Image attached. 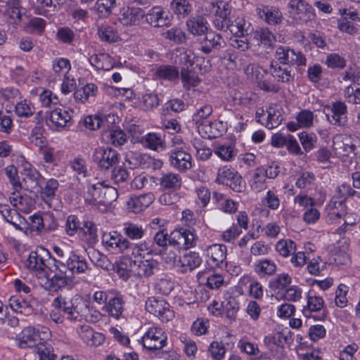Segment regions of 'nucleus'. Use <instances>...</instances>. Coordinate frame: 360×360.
<instances>
[{
	"mask_svg": "<svg viewBox=\"0 0 360 360\" xmlns=\"http://www.w3.org/2000/svg\"><path fill=\"white\" fill-rule=\"evenodd\" d=\"M116 0H96L94 5V10L96 11L99 18H108L116 7Z\"/></svg>",
	"mask_w": 360,
	"mask_h": 360,
	"instance_id": "32",
	"label": "nucleus"
},
{
	"mask_svg": "<svg viewBox=\"0 0 360 360\" xmlns=\"http://www.w3.org/2000/svg\"><path fill=\"white\" fill-rule=\"evenodd\" d=\"M256 13L269 25H278L281 22L283 19L281 12L274 6L261 5L256 8Z\"/></svg>",
	"mask_w": 360,
	"mask_h": 360,
	"instance_id": "15",
	"label": "nucleus"
},
{
	"mask_svg": "<svg viewBox=\"0 0 360 360\" xmlns=\"http://www.w3.org/2000/svg\"><path fill=\"white\" fill-rule=\"evenodd\" d=\"M159 181L161 188L164 190L176 191L182 186L181 175L173 172L162 174Z\"/></svg>",
	"mask_w": 360,
	"mask_h": 360,
	"instance_id": "22",
	"label": "nucleus"
},
{
	"mask_svg": "<svg viewBox=\"0 0 360 360\" xmlns=\"http://www.w3.org/2000/svg\"><path fill=\"white\" fill-rule=\"evenodd\" d=\"M133 139L136 142H139L146 148L159 151L163 150L165 143L162 136L156 133L150 132L142 136H136L133 135Z\"/></svg>",
	"mask_w": 360,
	"mask_h": 360,
	"instance_id": "14",
	"label": "nucleus"
},
{
	"mask_svg": "<svg viewBox=\"0 0 360 360\" xmlns=\"http://www.w3.org/2000/svg\"><path fill=\"white\" fill-rule=\"evenodd\" d=\"M145 307L147 311L165 322L169 321L174 316L169 304L164 300H159L155 297H149L146 302Z\"/></svg>",
	"mask_w": 360,
	"mask_h": 360,
	"instance_id": "9",
	"label": "nucleus"
},
{
	"mask_svg": "<svg viewBox=\"0 0 360 360\" xmlns=\"http://www.w3.org/2000/svg\"><path fill=\"white\" fill-rule=\"evenodd\" d=\"M226 316L233 321L236 319V314L239 309V304L233 297H229L224 304Z\"/></svg>",
	"mask_w": 360,
	"mask_h": 360,
	"instance_id": "58",
	"label": "nucleus"
},
{
	"mask_svg": "<svg viewBox=\"0 0 360 360\" xmlns=\"http://www.w3.org/2000/svg\"><path fill=\"white\" fill-rule=\"evenodd\" d=\"M212 106L209 104H205L198 109L193 115V122L198 125L199 131H200V126H203L205 123L208 122L207 119L212 113Z\"/></svg>",
	"mask_w": 360,
	"mask_h": 360,
	"instance_id": "36",
	"label": "nucleus"
},
{
	"mask_svg": "<svg viewBox=\"0 0 360 360\" xmlns=\"http://www.w3.org/2000/svg\"><path fill=\"white\" fill-rule=\"evenodd\" d=\"M288 7L294 19L300 23L312 21L316 17L314 8L304 0H290Z\"/></svg>",
	"mask_w": 360,
	"mask_h": 360,
	"instance_id": "7",
	"label": "nucleus"
},
{
	"mask_svg": "<svg viewBox=\"0 0 360 360\" xmlns=\"http://www.w3.org/2000/svg\"><path fill=\"white\" fill-rule=\"evenodd\" d=\"M145 16L144 11L138 7L127 8L122 14L121 22L124 25H131L139 23Z\"/></svg>",
	"mask_w": 360,
	"mask_h": 360,
	"instance_id": "27",
	"label": "nucleus"
},
{
	"mask_svg": "<svg viewBox=\"0 0 360 360\" xmlns=\"http://www.w3.org/2000/svg\"><path fill=\"white\" fill-rule=\"evenodd\" d=\"M172 167L179 172H186L192 167V156L182 146H175L167 153Z\"/></svg>",
	"mask_w": 360,
	"mask_h": 360,
	"instance_id": "8",
	"label": "nucleus"
},
{
	"mask_svg": "<svg viewBox=\"0 0 360 360\" xmlns=\"http://www.w3.org/2000/svg\"><path fill=\"white\" fill-rule=\"evenodd\" d=\"M9 306L13 311L21 314H29L32 311L30 302L18 295H13L9 299Z\"/></svg>",
	"mask_w": 360,
	"mask_h": 360,
	"instance_id": "35",
	"label": "nucleus"
},
{
	"mask_svg": "<svg viewBox=\"0 0 360 360\" xmlns=\"http://www.w3.org/2000/svg\"><path fill=\"white\" fill-rule=\"evenodd\" d=\"M72 328L75 329L77 334L79 335L81 339L88 345L90 337L94 332V330L88 325L82 322H73Z\"/></svg>",
	"mask_w": 360,
	"mask_h": 360,
	"instance_id": "48",
	"label": "nucleus"
},
{
	"mask_svg": "<svg viewBox=\"0 0 360 360\" xmlns=\"http://www.w3.org/2000/svg\"><path fill=\"white\" fill-rule=\"evenodd\" d=\"M106 311L110 316L119 319L122 317L124 310V300L123 297L117 293L113 297L110 298L107 302Z\"/></svg>",
	"mask_w": 360,
	"mask_h": 360,
	"instance_id": "24",
	"label": "nucleus"
},
{
	"mask_svg": "<svg viewBox=\"0 0 360 360\" xmlns=\"http://www.w3.org/2000/svg\"><path fill=\"white\" fill-rule=\"evenodd\" d=\"M314 115L310 110H302L297 115V121L300 127H310L313 124Z\"/></svg>",
	"mask_w": 360,
	"mask_h": 360,
	"instance_id": "64",
	"label": "nucleus"
},
{
	"mask_svg": "<svg viewBox=\"0 0 360 360\" xmlns=\"http://www.w3.org/2000/svg\"><path fill=\"white\" fill-rule=\"evenodd\" d=\"M20 191H15L11 194L9 200L11 204L18 210L23 212H28L31 210V199L27 196L20 194Z\"/></svg>",
	"mask_w": 360,
	"mask_h": 360,
	"instance_id": "29",
	"label": "nucleus"
},
{
	"mask_svg": "<svg viewBox=\"0 0 360 360\" xmlns=\"http://www.w3.org/2000/svg\"><path fill=\"white\" fill-rule=\"evenodd\" d=\"M274 63L292 67L306 65V58L301 51H296L288 46H278L275 51Z\"/></svg>",
	"mask_w": 360,
	"mask_h": 360,
	"instance_id": "5",
	"label": "nucleus"
},
{
	"mask_svg": "<svg viewBox=\"0 0 360 360\" xmlns=\"http://www.w3.org/2000/svg\"><path fill=\"white\" fill-rule=\"evenodd\" d=\"M71 168L73 172L77 175V179L79 181L80 178H84L87 174V167L86 161L82 158H75L71 162Z\"/></svg>",
	"mask_w": 360,
	"mask_h": 360,
	"instance_id": "50",
	"label": "nucleus"
},
{
	"mask_svg": "<svg viewBox=\"0 0 360 360\" xmlns=\"http://www.w3.org/2000/svg\"><path fill=\"white\" fill-rule=\"evenodd\" d=\"M24 11L19 0H11L8 4L7 13L15 24H18L21 21Z\"/></svg>",
	"mask_w": 360,
	"mask_h": 360,
	"instance_id": "39",
	"label": "nucleus"
},
{
	"mask_svg": "<svg viewBox=\"0 0 360 360\" xmlns=\"http://www.w3.org/2000/svg\"><path fill=\"white\" fill-rule=\"evenodd\" d=\"M326 262H322L321 257L312 259L307 264L309 273L314 276L319 275L320 272L326 267Z\"/></svg>",
	"mask_w": 360,
	"mask_h": 360,
	"instance_id": "63",
	"label": "nucleus"
},
{
	"mask_svg": "<svg viewBox=\"0 0 360 360\" xmlns=\"http://www.w3.org/2000/svg\"><path fill=\"white\" fill-rule=\"evenodd\" d=\"M340 77L344 82H350L352 85L358 84L360 81V70L355 66H350L340 74Z\"/></svg>",
	"mask_w": 360,
	"mask_h": 360,
	"instance_id": "52",
	"label": "nucleus"
},
{
	"mask_svg": "<svg viewBox=\"0 0 360 360\" xmlns=\"http://www.w3.org/2000/svg\"><path fill=\"white\" fill-rule=\"evenodd\" d=\"M276 250L283 257H287L296 252V243L290 239H282L276 244Z\"/></svg>",
	"mask_w": 360,
	"mask_h": 360,
	"instance_id": "38",
	"label": "nucleus"
},
{
	"mask_svg": "<svg viewBox=\"0 0 360 360\" xmlns=\"http://www.w3.org/2000/svg\"><path fill=\"white\" fill-rule=\"evenodd\" d=\"M142 342L149 350L160 349L167 343V336L161 328H150L142 338Z\"/></svg>",
	"mask_w": 360,
	"mask_h": 360,
	"instance_id": "10",
	"label": "nucleus"
},
{
	"mask_svg": "<svg viewBox=\"0 0 360 360\" xmlns=\"http://www.w3.org/2000/svg\"><path fill=\"white\" fill-rule=\"evenodd\" d=\"M88 305L80 295H76L71 299V307H69V320L73 322H82L84 311Z\"/></svg>",
	"mask_w": 360,
	"mask_h": 360,
	"instance_id": "16",
	"label": "nucleus"
},
{
	"mask_svg": "<svg viewBox=\"0 0 360 360\" xmlns=\"http://www.w3.org/2000/svg\"><path fill=\"white\" fill-rule=\"evenodd\" d=\"M324 301L321 297L308 295L307 308L303 309V313L307 317L311 316V312L320 311L323 309Z\"/></svg>",
	"mask_w": 360,
	"mask_h": 360,
	"instance_id": "34",
	"label": "nucleus"
},
{
	"mask_svg": "<svg viewBox=\"0 0 360 360\" xmlns=\"http://www.w3.org/2000/svg\"><path fill=\"white\" fill-rule=\"evenodd\" d=\"M170 8L174 14L184 18L187 17L193 9L189 0H172Z\"/></svg>",
	"mask_w": 360,
	"mask_h": 360,
	"instance_id": "33",
	"label": "nucleus"
},
{
	"mask_svg": "<svg viewBox=\"0 0 360 360\" xmlns=\"http://www.w3.org/2000/svg\"><path fill=\"white\" fill-rule=\"evenodd\" d=\"M34 112V108L32 103L27 100H23L15 105V112L20 117H30Z\"/></svg>",
	"mask_w": 360,
	"mask_h": 360,
	"instance_id": "43",
	"label": "nucleus"
},
{
	"mask_svg": "<svg viewBox=\"0 0 360 360\" xmlns=\"http://www.w3.org/2000/svg\"><path fill=\"white\" fill-rule=\"evenodd\" d=\"M93 159L100 169L107 170L118 164L120 155L111 148L99 147L95 150Z\"/></svg>",
	"mask_w": 360,
	"mask_h": 360,
	"instance_id": "6",
	"label": "nucleus"
},
{
	"mask_svg": "<svg viewBox=\"0 0 360 360\" xmlns=\"http://www.w3.org/2000/svg\"><path fill=\"white\" fill-rule=\"evenodd\" d=\"M246 75H251L257 86L264 91L277 93L280 90V86L275 83L271 72L261 68L255 63H250L245 68Z\"/></svg>",
	"mask_w": 360,
	"mask_h": 360,
	"instance_id": "4",
	"label": "nucleus"
},
{
	"mask_svg": "<svg viewBox=\"0 0 360 360\" xmlns=\"http://www.w3.org/2000/svg\"><path fill=\"white\" fill-rule=\"evenodd\" d=\"M267 116L265 118L264 126L268 129H273L278 126L282 122V116L279 111L273 107H269L267 110Z\"/></svg>",
	"mask_w": 360,
	"mask_h": 360,
	"instance_id": "42",
	"label": "nucleus"
},
{
	"mask_svg": "<svg viewBox=\"0 0 360 360\" xmlns=\"http://www.w3.org/2000/svg\"><path fill=\"white\" fill-rule=\"evenodd\" d=\"M271 76L278 82L281 83H290L294 80V74L292 67L271 62L270 65Z\"/></svg>",
	"mask_w": 360,
	"mask_h": 360,
	"instance_id": "18",
	"label": "nucleus"
},
{
	"mask_svg": "<svg viewBox=\"0 0 360 360\" xmlns=\"http://www.w3.org/2000/svg\"><path fill=\"white\" fill-rule=\"evenodd\" d=\"M117 195L115 188L105 186L103 182H98L90 185L83 198L85 202L90 205L98 207L103 205L106 207L117 199Z\"/></svg>",
	"mask_w": 360,
	"mask_h": 360,
	"instance_id": "2",
	"label": "nucleus"
},
{
	"mask_svg": "<svg viewBox=\"0 0 360 360\" xmlns=\"http://www.w3.org/2000/svg\"><path fill=\"white\" fill-rule=\"evenodd\" d=\"M265 176L261 172H259V170L257 169L253 175L252 181L250 184V186L252 189L256 192L261 191L264 190L266 187L265 185Z\"/></svg>",
	"mask_w": 360,
	"mask_h": 360,
	"instance_id": "62",
	"label": "nucleus"
},
{
	"mask_svg": "<svg viewBox=\"0 0 360 360\" xmlns=\"http://www.w3.org/2000/svg\"><path fill=\"white\" fill-rule=\"evenodd\" d=\"M5 174L9 179L13 190L18 191L22 188L21 183L19 181L18 169L14 165H8L5 168Z\"/></svg>",
	"mask_w": 360,
	"mask_h": 360,
	"instance_id": "53",
	"label": "nucleus"
},
{
	"mask_svg": "<svg viewBox=\"0 0 360 360\" xmlns=\"http://www.w3.org/2000/svg\"><path fill=\"white\" fill-rule=\"evenodd\" d=\"M201 261V258L198 254L195 252L186 254L178 260L181 264L179 271L184 274L191 271L200 266Z\"/></svg>",
	"mask_w": 360,
	"mask_h": 360,
	"instance_id": "28",
	"label": "nucleus"
},
{
	"mask_svg": "<svg viewBox=\"0 0 360 360\" xmlns=\"http://www.w3.org/2000/svg\"><path fill=\"white\" fill-rule=\"evenodd\" d=\"M69 235H73V233H82L89 236L90 238L95 239L97 237L96 228L92 222L81 221L76 215L69 216Z\"/></svg>",
	"mask_w": 360,
	"mask_h": 360,
	"instance_id": "11",
	"label": "nucleus"
},
{
	"mask_svg": "<svg viewBox=\"0 0 360 360\" xmlns=\"http://www.w3.org/2000/svg\"><path fill=\"white\" fill-rule=\"evenodd\" d=\"M187 30L193 35H202L207 31V22L202 15L190 17L186 21Z\"/></svg>",
	"mask_w": 360,
	"mask_h": 360,
	"instance_id": "23",
	"label": "nucleus"
},
{
	"mask_svg": "<svg viewBox=\"0 0 360 360\" xmlns=\"http://www.w3.org/2000/svg\"><path fill=\"white\" fill-rule=\"evenodd\" d=\"M164 35L166 39L177 44L183 43L186 41L184 32L178 27H172L168 30Z\"/></svg>",
	"mask_w": 360,
	"mask_h": 360,
	"instance_id": "59",
	"label": "nucleus"
},
{
	"mask_svg": "<svg viewBox=\"0 0 360 360\" xmlns=\"http://www.w3.org/2000/svg\"><path fill=\"white\" fill-rule=\"evenodd\" d=\"M156 75L162 79L173 80L179 77L178 69L172 65H162L156 71Z\"/></svg>",
	"mask_w": 360,
	"mask_h": 360,
	"instance_id": "47",
	"label": "nucleus"
},
{
	"mask_svg": "<svg viewBox=\"0 0 360 360\" xmlns=\"http://www.w3.org/2000/svg\"><path fill=\"white\" fill-rule=\"evenodd\" d=\"M165 11L161 7L155 6L150 8L147 13H145L146 21L151 26L160 27L167 26L169 22V19L166 15Z\"/></svg>",
	"mask_w": 360,
	"mask_h": 360,
	"instance_id": "17",
	"label": "nucleus"
},
{
	"mask_svg": "<svg viewBox=\"0 0 360 360\" xmlns=\"http://www.w3.org/2000/svg\"><path fill=\"white\" fill-rule=\"evenodd\" d=\"M335 192V195L332 198H336L337 200H342V202H346L348 197H352L356 194V191L347 184H342L338 186Z\"/></svg>",
	"mask_w": 360,
	"mask_h": 360,
	"instance_id": "51",
	"label": "nucleus"
},
{
	"mask_svg": "<svg viewBox=\"0 0 360 360\" xmlns=\"http://www.w3.org/2000/svg\"><path fill=\"white\" fill-rule=\"evenodd\" d=\"M89 60L92 65L99 70H110L114 66L113 59L108 54L93 55Z\"/></svg>",
	"mask_w": 360,
	"mask_h": 360,
	"instance_id": "31",
	"label": "nucleus"
},
{
	"mask_svg": "<svg viewBox=\"0 0 360 360\" xmlns=\"http://www.w3.org/2000/svg\"><path fill=\"white\" fill-rule=\"evenodd\" d=\"M326 64L332 69H343L346 67V60L338 53H330L326 57Z\"/></svg>",
	"mask_w": 360,
	"mask_h": 360,
	"instance_id": "55",
	"label": "nucleus"
},
{
	"mask_svg": "<svg viewBox=\"0 0 360 360\" xmlns=\"http://www.w3.org/2000/svg\"><path fill=\"white\" fill-rule=\"evenodd\" d=\"M151 193L131 197L127 202L128 209L134 213H139L147 208L154 200Z\"/></svg>",
	"mask_w": 360,
	"mask_h": 360,
	"instance_id": "19",
	"label": "nucleus"
},
{
	"mask_svg": "<svg viewBox=\"0 0 360 360\" xmlns=\"http://www.w3.org/2000/svg\"><path fill=\"white\" fill-rule=\"evenodd\" d=\"M133 264L137 266V272L139 276L150 277L159 269V263L153 259L134 260Z\"/></svg>",
	"mask_w": 360,
	"mask_h": 360,
	"instance_id": "21",
	"label": "nucleus"
},
{
	"mask_svg": "<svg viewBox=\"0 0 360 360\" xmlns=\"http://www.w3.org/2000/svg\"><path fill=\"white\" fill-rule=\"evenodd\" d=\"M255 37L266 48L271 47L276 41L274 34L266 28H262L257 31Z\"/></svg>",
	"mask_w": 360,
	"mask_h": 360,
	"instance_id": "49",
	"label": "nucleus"
},
{
	"mask_svg": "<svg viewBox=\"0 0 360 360\" xmlns=\"http://www.w3.org/2000/svg\"><path fill=\"white\" fill-rule=\"evenodd\" d=\"M174 287V283L169 278H161L155 284V290L164 295H169Z\"/></svg>",
	"mask_w": 360,
	"mask_h": 360,
	"instance_id": "61",
	"label": "nucleus"
},
{
	"mask_svg": "<svg viewBox=\"0 0 360 360\" xmlns=\"http://www.w3.org/2000/svg\"><path fill=\"white\" fill-rule=\"evenodd\" d=\"M25 265L35 273L38 283L46 290L56 292L68 283V264L52 258L43 247H37L30 253Z\"/></svg>",
	"mask_w": 360,
	"mask_h": 360,
	"instance_id": "1",
	"label": "nucleus"
},
{
	"mask_svg": "<svg viewBox=\"0 0 360 360\" xmlns=\"http://www.w3.org/2000/svg\"><path fill=\"white\" fill-rule=\"evenodd\" d=\"M201 44V50L205 53H210L213 50H219L225 44L220 34L206 32Z\"/></svg>",
	"mask_w": 360,
	"mask_h": 360,
	"instance_id": "20",
	"label": "nucleus"
},
{
	"mask_svg": "<svg viewBox=\"0 0 360 360\" xmlns=\"http://www.w3.org/2000/svg\"><path fill=\"white\" fill-rule=\"evenodd\" d=\"M58 187V183L55 179H49L46 181V185L44 188H41V198L45 200L48 201L52 198L55 195V191Z\"/></svg>",
	"mask_w": 360,
	"mask_h": 360,
	"instance_id": "57",
	"label": "nucleus"
},
{
	"mask_svg": "<svg viewBox=\"0 0 360 360\" xmlns=\"http://www.w3.org/2000/svg\"><path fill=\"white\" fill-rule=\"evenodd\" d=\"M129 178V173L122 166H115L111 172V179L115 184L126 181Z\"/></svg>",
	"mask_w": 360,
	"mask_h": 360,
	"instance_id": "60",
	"label": "nucleus"
},
{
	"mask_svg": "<svg viewBox=\"0 0 360 360\" xmlns=\"http://www.w3.org/2000/svg\"><path fill=\"white\" fill-rule=\"evenodd\" d=\"M181 60H184L186 63V67H183L181 70V79L184 87L189 90L192 87L197 86L200 79L194 72L189 70V67H191L193 64V61L189 58V56L186 53H184L181 56Z\"/></svg>",
	"mask_w": 360,
	"mask_h": 360,
	"instance_id": "13",
	"label": "nucleus"
},
{
	"mask_svg": "<svg viewBox=\"0 0 360 360\" xmlns=\"http://www.w3.org/2000/svg\"><path fill=\"white\" fill-rule=\"evenodd\" d=\"M327 209L328 210V215L330 219L342 218L347 215V207L345 202L337 200L336 198H331Z\"/></svg>",
	"mask_w": 360,
	"mask_h": 360,
	"instance_id": "30",
	"label": "nucleus"
},
{
	"mask_svg": "<svg viewBox=\"0 0 360 360\" xmlns=\"http://www.w3.org/2000/svg\"><path fill=\"white\" fill-rule=\"evenodd\" d=\"M346 101L352 104H360V84L357 86L349 84L343 91Z\"/></svg>",
	"mask_w": 360,
	"mask_h": 360,
	"instance_id": "45",
	"label": "nucleus"
},
{
	"mask_svg": "<svg viewBox=\"0 0 360 360\" xmlns=\"http://www.w3.org/2000/svg\"><path fill=\"white\" fill-rule=\"evenodd\" d=\"M68 111L61 108H56L50 115V120L54 126L59 129H63L68 123Z\"/></svg>",
	"mask_w": 360,
	"mask_h": 360,
	"instance_id": "40",
	"label": "nucleus"
},
{
	"mask_svg": "<svg viewBox=\"0 0 360 360\" xmlns=\"http://www.w3.org/2000/svg\"><path fill=\"white\" fill-rule=\"evenodd\" d=\"M331 112L330 115L326 114L327 119L330 123L338 126H345L347 122V108L342 101H336L332 103L331 106L327 107Z\"/></svg>",
	"mask_w": 360,
	"mask_h": 360,
	"instance_id": "12",
	"label": "nucleus"
},
{
	"mask_svg": "<svg viewBox=\"0 0 360 360\" xmlns=\"http://www.w3.org/2000/svg\"><path fill=\"white\" fill-rule=\"evenodd\" d=\"M179 249H188L195 245V236L187 229H178Z\"/></svg>",
	"mask_w": 360,
	"mask_h": 360,
	"instance_id": "37",
	"label": "nucleus"
},
{
	"mask_svg": "<svg viewBox=\"0 0 360 360\" xmlns=\"http://www.w3.org/2000/svg\"><path fill=\"white\" fill-rule=\"evenodd\" d=\"M117 241H115L111 250L116 251L122 253L128 252L131 249L133 250L132 254L134 255V250L137 248L136 244L130 243L126 238L119 234L117 238Z\"/></svg>",
	"mask_w": 360,
	"mask_h": 360,
	"instance_id": "44",
	"label": "nucleus"
},
{
	"mask_svg": "<svg viewBox=\"0 0 360 360\" xmlns=\"http://www.w3.org/2000/svg\"><path fill=\"white\" fill-rule=\"evenodd\" d=\"M291 281L288 274H281L269 281V286L274 291L284 290L290 284Z\"/></svg>",
	"mask_w": 360,
	"mask_h": 360,
	"instance_id": "41",
	"label": "nucleus"
},
{
	"mask_svg": "<svg viewBox=\"0 0 360 360\" xmlns=\"http://www.w3.org/2000/svg\"><path fill=\"white\" fill-rule=\"evenodd\" d=\"M333 148L337 155L347 157L350 153L354 152L356 146L352 143H343L342 141H333Z\"/></svg>",
	"mask_w": 360,
	"mask_h": 360,
	"instance_id": "54",
	"label": "nucleus"
},
{
	"mask_svg": "<svg viewBox=\"0 0 360 360\" xmlns=\"http://www.w3.org/2000/svg\"><path fill=\"white\" fill-rule=\"evenodd\" d=\"M50 330L43 326L36 327L28 326L25 328L19 338V346L21 348L34 347L37 352L38 346L44 345V342L49 338Z\"/></svg>",
	"mask_w": 360,
	"mask_h": 360,
	"instance_id": "3",
	"label": "nucleus"
},
{
	"mask_svg": "<svg viewBox=\"0 0 360 360\" xmlns=\"http://www.w3.org/2000/svg\"><path fill=\"white\" fill-rule=\"evenodd\" d=\"M206 251L207 257L216 266H219L226 258V247L223 244L211 245Z\"/></svg>",
	"mask_w": 360,
	"mask_h": 360,
	"instance_id": "25",
	"label": "nucleus"
},
{
	"mask_svg": "<svg viewBox=\"0 0 360 360\" xmlns=\"http://www.w3.org/2000/svg\"><path fill=\"white\" fill-rule=\"evenodd\" d=\"M277 266L270 259H263L255 266V271L259 275H272L276 273Z\"/></svg>",
	"mask_w": 360,
	"mask_h": 360,
	"instance_id": "46",
	"label": "nucleus"
},
{
	"mask_svg": "<svg viewBox=\"0 0 360 360\" xmlns=\"http://www.w3.org/2000/svg\"><path fill=\"white\" fill-rule=\"evenodd\" d=\"M348 248L349 245L345 239L342 245H339L334 247L333 250H331L330 262H333L338 266L347 264L349 262V257L347 253Z\"/></svg>",
	"mask_w": 360,
	"mask_h": 360,
	"instance_id": "26",
	"label": "nucleus"
},
{
	"mask_svg": "<svg viewBox=\"0 0 360 360\" xmlns=\"http://www.w3.org/2000/svg\"><path fill=\"white\" fill-rule=\"evenodd\" d=\"M41 177L40 174L34 168L25 169L23 181L31 188H34L39 185V180Z\"/></svg>",
	"mask_w": 360,
	"mask_h": 360,
	"instance_id": "56",
	"label": "nucleus"
}]
</instances>
